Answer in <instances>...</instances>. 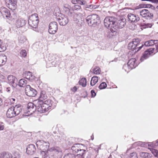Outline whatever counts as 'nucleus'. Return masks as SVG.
Masks as SVG:
<instances>
[{
    "mask_svg": "<svg viewBox=\"0 0 158 158\" xmlns=\"http://www.w3.org/2000/svg\"><path fill=\"white\" fill-rule=\"evenodd\" d=\"M99 148H98L97 149H95V151L97 152V153L98 154V150Z\"/></svg>",
    "mask_w": 158,
    "mask_h": 158,
    "instance_id": "0e129e2a",
    "label": "nucleus"
},
{
    "mask_svg": "<svg viewBox=\"0 0 158 158\" xmlns=\"http://www.w3.org/2000/svg\"><path fill=\"white\" fill-rule=\"evenodd\" d=\"M57 19L60 25L65 26L69 22L68 18L64 15L59 16V17L57 18Z\"/></svg>",
    "mask_w": 158,
    "mask_h": 158,
    "instance_id": "4468645a",
    "label": "nucleus"
},
{
    "mask_svg": "<svg viewBox=\"0 0 158 158\" xmlns=\"http://www.w3.org/2000/svg\"><path fill=\"white\" fill-rule=\"evenodd\" d=\"M4 128V126L3 125L0 124V131L3 130Z\"/></svg>",
    "mask_w": 158,
    "mask_h": 158,
    "instance_id": "bf43d9fd",
    "label": "nucleus"
},
{
    "mask_svg": "<svg viewBox=\"0 0 158 158\" xmlns=\"http://www.w3.org/2000/svg\"><path fill=\"white\" fill-rule=\"evenodd\" d=\"M74 155L71 153L68 154L64 157V158H74Z\"/></svg>",
    "mask_w": 158,
    "mask_h": 158,
    "instance_id": "c03bdc74",
    "label": "nucleus"
},
{
    "mask_svg": "<svg viewBox=\"0 0 158 158\" xmlns=\"http://www.w3.org/2000/svg\"><path fill=\"white\" fill-rule=\"evenodd\" d=\"M36 150L35 146L33 144H30L27 148L26 152L28 154L32 155L35 153Z\"/></svg>",
    "mask_w": 158,
    "mask_h": 158,
    "instance_id": "dca6fc26",
    "label": "nucleus"
},
{
    "mask_svg": "<svg viewBox=\"0 0 158 158\" xmlns=\"http://www.w3.org/2000/svg\"><path fill=\"white\" fill-rule=\"evenodd\" d=\"M85 150L83 149H81L80 148V150H79L78 151V153L77 155H81V156H83V155L84 154L85 152Z\"/></svg>",
    "mask_w": 158,
    "mask_h": 158,
    "instance_id": "79ce46f5",
    "label": "nucleus"
},
{
    "mask_svg": "<svg viewBox=\"0 0 158 158\" xmlns=\"http://www.w3.org/2000/svg\"><path fill=\"white\" fill-rule=\"evenodd\" d=\"M15 111L16 115H19L22 111V107L19 105H16L15 107H12Z\"/></svg>",
    "mask_w": 158,
    "mask_h": 158,
    "instance_id": "b1692460",
    "label": "nucleus"
},
{
    "mask_svg": "<svg viewBox=\"0 0 158 158\" xmlns=\"http://www.w3.org/2000/svg\"><path fill=\"white\" fill-rule=\"evenodd\" d=\"M6 49V47L2 45V42L0 40V52L4 51Z\"/></svg>",
    "mask_w": 158,
    "mask_h": 158,
    "instance_id": "ea45409f",
    "label": "nucleus"
},
{
    "mask_svg": "<svg viewBox=\"0 0 158 158\" xmlns=\"http://www.w3.org/2000/svg\"><path fill=\"white\" fill-rule=\"evenodd\" d=\"M5 78V77L4 76L2 75L1 73H0V80H1V79H4Z\"/></svg>",
    "mask_w": 158,
    "mask_h": 158,
    "instance_id": "052dcab7",
    "label": "nucleus"
},
{
    "mask_svg": "<svg viewBox=\"0 0 158 158\" xmlns=\"http://www.w3.org/2000/svg\"><path fill=\"white\" fill-rule=\"evenodd\" d=\"M105 26L107 28H109V36L115 35L117 33V28H122L126 24V20L125 18H122L120 19L117 20L114 17H106L104 20Z\"/></svg>",
    "mask_w": 158,
    "mask_h": 158,
    "instance_id": "f257e3e1",
    "label": "nucleus"
},
{
    "mask_svg": "<svg viewBox=\"0 0 158 158\" xmlns=\"http://www.w3.org/2000/svg\"><path fill=\"white\" fill-rule=\"evenodd\" d=\"M78 3L81 5H85L86 4V2L84 0H79Z\"/></svg>",
    "mask_w": 158,
    "mask_h": 158,
    "instance_id": "3c124183",
    "label": "nucleus"
},
{
    "mask_svg": "<svg viewBox=\"0 0 158 158\" xmlns=\"http://www.w3.org/2000/svg\"><path fill=\"white\" fill-rule=\"evenodd\" d=\"M2 100L1 98H0V106L2 105Z\"/></svg>",
    "mask_w": 158,
    "mask_h": 158,
    "instance_id": "338daca9",
    "label": "nucleus"
},
{
    "mask_svg": "<svg viewBox=\"0 0 158 158\" xmlns=\"http://www.w3.org/2000/svg\"><path fill=\"white\" fill-rule=\"evenodd\" d=\"M81 6L77 4L74 5L73 7V10H81Z\"/></svg>",
    "mask_w": 158,
    "mask_h": 158,
    "instance_id": "37998d69",
    "label": "nucleus"
},
{
    "mask_svg": "<svg viewBox=\"0 0 158 158\" xmlns=\"http://www.w3.org/2000/svg\"><path fill=\"white\" fill-rule=\"evenodd\" d=\"M92 10H94L96 8H97V6L95 5H92Z\"/></svg>",
    "mask_w": 158,
    "mask_h": 158,
    "instance_id": "680f3d73",
    "label": "nucleus"
},
{
    "mask_svg": "<svg viewBox=\"0 0 158 158\" xmlns=\"http://www.w3.org/2000/svg\"><path fill=\"white\" fill-rule=\"evenodd\" d=\"M153 25V24L152 23H144L143 24L142 26L144 28H151L152 27V26Z\"/></svg>",
    "mask_w": 158,
    "mask_h": 158,
    "instance_id": "4c0bfd02",
    "label": "nucleus"
},
{
    "mask_svg": "<svg viewBox=\"0 0 158 158\" xmlns=\"http://www.w3.org/2000/svg\"><path fill=\"white\" fill-rule=\"evenodd\" d=\"M143 47V44L141 45V44H139L138 39H134L132 41L128 44V48L129 49L135 50L134 52H135L139 51Z\"/></svg>",
    "mask_w": 158,
    "mask_h": 158,
    "instance_id": "20e7f679",
    "label": "nucleus"
},
{
    "mask_svg": "<svg viewBox=\"0 0 158 158\" xmlns=\"http://www.w3.org/2000/svg\"><path fill=\"white\" fill-rule=\"evenodd\" d=\"M48 32L50 34H55L58 30L57 24L56 22H53L50 23L49 25Z\"/></svg>",
    "mask_w": 158,
    "mask_h": 158,
    "instance_id": "9d476101",
    "label": "nucleus"
},
{
    "mask_svg": "<svg viewBox=\"0 0 158 158\" xmlns=\"http://www.w3.org/2000/svg\"><path fill=\"white\" fill-rule=\"evenodd\" d=\"M35 107L34 104L31 102H29L28 103L27 112V115H29L35 112L36 110V108Z\"/></svg>",
    "mask_w": 158,
    "mask_h": 158,
    "instance_id": "2eb2a0df",
    "label": "nucleus"
},
{
    "mask_svg": "<svg viewBox=\"0 0 158 158\" xmlns=\"http://www.w3.org/2000/svg\"><path fill=\"white\" fill-rule=\"evenodd\" d=\"M79 84L83 87H85L86 85V80L85 78H81L79 81Z\"/></svg>",
    "mask_w": 158,
    "mask_h": 158,
    "instance_id": "2f4dec72",
    "label": "nucleus"
},
{
    "mask_svg": "<svg viewBox=\"0 0 158 158\" xmlns=\"http://www.w3.org/2000/svg\"><path fill=\"white\" fill-rule=\"evenodd\" d=\"M140 156L141 157L143 158L148 157L149 154L146 152H141L140 153Z\"/></svg>",
    "mask_w": 158,
    "mask_h": 158,
    "instance_id": "a19ab883",
    "label": "nucleus"
},
{
    "mask_svg": "<svg viewBox=\"0 0 158 158\" xmlns=\"http://www.w3.org/2000/svg\"><path fill=\"white\" fill-rule=\"evenodd\" d=\"M47 103L50 102V103H45L42 105L41 103H39L38 104V106H37L38 108V111L40 113L45 112L48 111L49 109H51L50 107L52 105L53 102L50 100H48L45 101V102Z\"/></svg>",
    "mask_w": 158,
    "mask_h": 158,
    "instance_id": "7ed1b4c3",
    "label": "nucleus"
},
{
    "mask_svg": "<svg viewBox=\"0 0 158 158\" xmlns=\"http://www.w3.org/2000/svg\"><path fill=\"white\" fill-rule=\"evenodd\" d=\"M158 43V40H150L147 41L143 43V46L144 45L146 47L150 46L153 45L155 44H157Z\"/></svg>",
    "mask_w": 158,
    "mask_h": 158,
    "instance_id": "4be33fe9",
    "label": "nucleus"
},
{
    "mask_svg": "<svg viewBox=\"0 0 158 158\" xmlns=\"http://www.w3.org/2000/svg\"><path fill=\"white\" fill-rule=\"evenodd\" d=\"M0 11L4 18H10V14L9 10L7 8L2 7L0 8Z\"/></svg>",
    "mask_w": 158,
    "mask_h": 158,
    "instance_id": "f3484780",
    "label": "nucleus"
},
{
    "mask_svg": "<svg viewBox=\"0 0 158 158\" xmlns=\"http://www.w3.org/2000/svg\"><path fill=\"white\" fill-rule=\"evenodd\" d=\"M7 60L6 56L4 54L0 55V66L5 64Z\"/></svg>",
    "mask_w": 158,
    "mask_h": 158,
    "instance_id": "393cba45",
    "label": "nucleus"
},
{
    "mask_svg": "<svg viewBox=\"0 0 158 158\" xmlns=\"http://www.w3.org/2000/svg\"><path fill=\"white\" fill-rule=\"evenodd\" d=\"M13 109V108L12 107L8 109L6 113L7 117L11 118L16 116Z\"/></svg>",
    "mask_w": 158,
    "mask_h": 158,
    "instance_id": "412c9836",
    "label": "nucleus"
},
{
    "mask_svg": "<svg viewBox=\"0 0 158 158\" xmlns=\"http://www.w3.org/2000/svg\"><path fill=\"white\" fill-rule=\"evenodd\" d=\"M140 15L143 18L146 19H152L153 17L152 13L147 9H143L140 12Z\"/></svg>",
    "mask_w": 158,
    "mask_h": 158,
    "instance_id": "1a4fd4ad",
    "label": "nucleus"
},
{
    "mask_svg": "<svg viewBox=\"0 0 158 158\" xmlns=\"http://www.w3.org/2000/svg\"><path fill=\"white\" fill-rule=\"evenodd\" d=\"M154 48H150L145 51L140 59L141 62L146 59L154 52Z\"/></svg>",
    "mask_w": 158,
    "mask_h": 158,
    "instance_id": "ddd939ff",
    "label": "nucleus"
},
{
    "mask_svg": "<svg viewBox=\"0 0 158 158\" xmlns=\"http://www.w3.org/2000/svg\"><path fill=\"white\" fill-rule=\"evenodd\" d=\"M47 150V151H42L41 152V154L44 157V158H50L49 156L50 155L49 152H50V154L52 155L51 154V152L49 151V149H48V150Z\"/></svg>",
    "mask_w": 158,
    "mask_h": 158,
    "instance_id": "bb28decb",
    "label": "nucleus"
},
{
    "mask_svg": "<svg viewBox=\"0 0 158 158\" xmlns=\"http://www.w3.org/2000/svg\"><path fill=\"white\" fill-rule=\"evenodd\" d=\"M12 156L11 154L3 153L1 154L0 158H12Z\"/></svg>",
    "mask_w": 158,
    "mask_h": 158,
    "instance_id": "473e14b6",
    "label": "nucleus"
},
{
    "mask_svg": "<svg viewBox=\"0 0 158 158\" xmlns=\"http://www.w3.org/2000/svg\"><path fill=\"white\" fill-rule=\"evenodd\" d=\"M86 22L89 26L95 27L98 25L100 22V18L96 14L89 15L87 17Z\"/></svg>",
    "mask_w": 158,
    "mask_h": 158,
    "instance_id": "f03ea898",
    "label": "nucleus"
},
{
    "mask_svg": "<svg viewBox=\"0 0 158 158\" xmlns=\"http://www.w3.org/2000/svg\"><path fill=\"white\" fill-rule=\"evenodd\" d=\"M27 83V81L23 79H20L18 82V85L20 87H24Z\"/></svg>",
    "mask_w": 158,
    "mask_h": 158,
    "instance_id": "7c9ffc66",
    "label": "nucleus"
},
{
    "mask_svg": "<svg viewBox=\"0 0 158 158\" xmlns=\"http://www.w3.org/2000/svg\"><path fill=\"white\" fill-rule=\"evenodd\" d=\"M25 76L26 79L28 80H32L34 79V76L32 75V73L29 71L26 72Z\"/></svg>",
    "mask_w": 158,
    "mask_h": 158,
    "instance_id": "cd10ccee",
    "label": "nucleus"
},
{
    "mask_svg": "<svg viewBox=\"0 0 158 158\" xmlns=\"http://www.w3.org/2000/svg\"><path fill=\"white\" fill-rule=\"evenodd\" d=\"M36 145L40 150L44 151L48 150L49 147V144L48 142H45L43 140H39L37 141Z\"/></svg>",
    "mask_w": 158,
    "mask_h": 158,
    "instance_id": "0eeeda50",
    "label": "nucleus"
},
{
    "mask_svg": "<svg viewBox=\"0 0 158 158\" xmlns=\"http://www.w3.org/2000/svg\"><path fill=\"white\" fill-rule=\"evenodd\" d=\"M98 78L97 76L93 77L90 81V85L91 86L94 85L98 81Z\"/></svg>",
    "mask_w": 158,
    "mask_h": 158,
    "instance_id": "c756f323",
    "label": "nucleus"
},
{
    "mask_svg": "<svg viewBox=\"0 0 158 158\" xmlns=\"http://www.w3.org/2000/svg\"><path fill=\"white\" fill-rule=\"evenodd\" d=\"M49 151L53 158H61L62 156V150L60 148L55 147L49 149Z\"/></svg>",
    "mask_w": 158,
    "mask_h": 158,
    "instance_id": "423d86ee",
    "label": "nucleus"
},
{
    "mask_svg": "<svg viewBox=\"0 0 158 158\" xmlns=\"http://www.w3.org/2000/svg\"><path fill=\"white\" fill-rule=\"evenodd\" d=\"M20 54L23 57H25L27 54L25 50H22L20 52Z\"/></svg>",
    "mask_w": 158,
    "mask_h": 158,
    "instance_id": "09e8293b",
    "label": "nucleus"
},
{
    "mask_svg": "<svg viewBox=\"0 0 158 158\" xmlns=\"http://www.w3.org/2000/svg\"><path fill=\"white\" fill-rule=\"evenodd\" d=\"M156 52H158V45H156Z\"/></svg>",
    "mask_w": 158,
    "mask_h": 158,
    "instance_id": "69168bd1",
    "label": "nucleus"
},
{
    "mask_svg": "<svg viewBox=\"0 0 158 158\" xmlns=\"http://www.w3.org/2000/svg\"><path fill=\"white\" fill-rule=\"evenodd\" d=\"M135 58H132L130 59L127 63V65H124L123 67V68L126 71H127L125 68L127 66L128 69L130 68V69L135 68L137 66V64L135 63Z\"/></svg>",
    "mask_w": 158,
    "mask_h": 158,
    "instance_id": "f8f14e48",
    "label": "nucleus"
},
{
    "mask_svg": "<svg viewBox=\"0 0 158 158\" xmlns=\"http://www.w3.org/2000/svg\"><path fill=\"white\" fill-rule=\"evenodd\" d=\"M107 86L106 83L105 82H103L99 86V88L100 89H105Z\"/></svg>",
    "mask_w": 158,
    "mask_h": 158,
    "instance_id": "58836bf2",
    "label": "nucleus"
},
{
    "mask_svg": "<svg viewBox=\"0 0 158 158\" xmlns=\"http://www.w3.org/2000/svg\"><path fill=\"white\" fill-rule=\"evenodd\" d=\"M26 21L22 18H19L16 21L15 25L18 28L23 27L26 24Z\"/></svg>",
    "mask_w": 158,
    "mask_h": 158,
    "instance_id": "6ab92c4d",
    "label": "nucleus"
},
{
    "mask_svg": "<svg viewBox=\"0 0 158 158\" xmlns=\"http://www.w3.org/2000/svg\"><path fill=\"white\" fill-rule=\"evenodd\" d=\"M136 27L135 25L133 23L130 24L129 26V28L132 30H135Z\"/></svg>",
    "mask_w": 158,
    "mask_h": 158,
    "instance_id": "49530a36",
    "label": "nucleus"
},
{
    "mask_svg": "<svg viewBox=\"0 0 158 158\" xmlns=\"http://www.w3.org/2000/svg\"><path fill=\"white\" fill-rule=\"evenodd\" d=\"M71 90L72 91H73L74 92H75L77 90V87L76 86H74L73 88H71Z\"/></svg>",
    "mask_w": 158,
    "mask_h": 158,
    "instance_id": "4d7b16f0",
    "label": "nucleus"
},
{
    "mask_svg": "<svg viewBox=\"0 0 158 158\" xmlns=\"http://www.w3.org/2000/svg\"><path fill=\"white\" fill-rule=\"evenodd\" d=\"M70 6L67 4H65L64 6L63 10L68 15H69L70 12Z\"/></svg>",
    "mask_w": 158,
    "mask_h": 158,
    "instance_id": "72a5a7b5",
    "label": "nucleus"
},
{
    "mask_svg": "<svg viewBox=\"0 0 158 158\" xmlns=\"http://www.w3.org/2000/svg\"><path fill=\"white\" fill-rule=\"evenodd\" d=\"M39 22V19L37 14L35 13L29 16L28 23L31 27L36 28L37 27Z\"/></svg>",
    "mask_w": 158,
    "mask_h": 158,
    "instance_id": "39448f33",
    "label": "nucleus"
},
{
    "mask_svg": "<svg viewBox=\"0 0 158 158\" xmlns=\"http://www.w3.org/2000/svg\"><path fill=\"white\" fill-rule=\"evenodd\" d=\"M47 98L48 95L46 92L44 91H41L39 97L40 100L38 101V103H43V101L47 99Z\"/></svg>",
    "mask_w": 158,
    "mask_h": 158,
    "instance_id": "aec40b11",
    "label": "nucleus"
},
{
    "mask_svg": "<svg viewBox=\"0 0 158 158\" xmlns=\"http://www.w3.org/2000/svg\"><path fill=\"white\" fill-rule=\"evenodd\" d=\"M94 73L95 74H99L101 72V70L99 67H96L93 69Z\"/></svg>",
    "mask_w": 158,
    "mask_h": 158,
    "instance_id": "c9c22d12",
    "label": "nucleus"
},
{
    "mask_svg": "<svg viewBox=\"0 0 158 158\" xmlns=\"http://www.w3.org/2000/svg\"><path fill=\"white\" fill-rule=\"evenodd\" d=\"M81 14L80 13L75 14L74 16V21L76 23H78L81 20Z\"/></svg>",
    "mask_w": 158,
    "mask_h": 158,
    "instance_id": "c85d7f7f",
    "label": "nucleus"
},
{
    "mask_svg": "<svg viewBox=\"0 0 158 158\" xmlns=\"http://www.w3.org/2000/svg\"><path fill=\"white\" fill-rule=\"evenodd\" d=\"M14 88H14V87H13L12 86H11L10 87H6L5 89V90L7 92L10 93L13 92L14 89Z\"/></svg>",
    "mask_w": 158,
    "mask_h": 158,
    "instance_id": "e433bc0d",
    "label": "nucleus"
},
{
    "mask_svg": "<svg viewBox=\"0 0 158 158\" xmlns=\"http://www.w3.org/2000/svg\"><path fill=\"white\" fill-rule=\"evenodd\" d=\"M2 90V87L1 85H0V92Z\"/></svg>",
    "mask_w": 158,
    "mask_h": 158,
    "instance_id": "774afa93",
    "label": "nucleus"
},
{
    "mask_svg": "<svg viewBox=\"0 0 158 158\" xmlns=\"http://www.w3.org/2000/svg\"><path fill=\"white\" fill-rule=\"evenodd\" d=\"M81 145L80 143L75 144L72 146L71 149L73 152L78 153L79 150H80V147Z\"/></svg>",
    "mask_w": 158,
    "mask_h": 158,
    "instance_id": "a878e982",
    "label": "nucleus"
},
{
    "mask_svg": "<svg viewBox=\"0 0 158 158\" xmlns=\"http://www.w3.org/2000/svg\"><path fill=\"white\" fill-rule=\"evenodd\" d=\"M128 19L131 22H136L139 20V18L138 15L130 13L127 16Z\"/></svg>",
    "mask_w": 158,
    "mask_h": 158,
    "instance_id": "a211bd4d",
    "label": "nucleus"
},
{
    "mask_svg": "<svg viewBox=\"0 0 158 158\" xmlns=\"http://www.w3.org/2000/svg\"><path fill=\"white\" fill-rule=\"evenodd\" d=\"M8 7L11 10H15L16 7V0H9Z\"/></svg>",
    "mask_w": 158,
    "mask_h": 158,
    "instance_id": "5701e85b",
    "label": "nucleus"
},
{
    "mask_svg": "<svg viewBox=\"0 0 158 158\" xmlns=\"http://www.w3.org/2000/svg\"><path fill=\"white\" fill-rule=\"evenodd\" d=\"M142 1H149L151 2H152L157 3H158V0H141Z\"/></svg>",
    "mask_w": 158,
    "mask_h": 158,
    "instance_id": "603ef678",
    "label": "nucleus"
},
{
    "mask_svg": "<svg viewBox=\"0 0 158 158\" xmlns=\"http://www.w3.org/2000/svg\"><path fill=\"white\" fill-rule=\"evenodd\" d=\"M134 144L138 146H140L141 147L144 146V143L141 141L135 142L134 143Z\"/></svg>",
    "mask_w": 158,
    "mask_h": 158,
    "instance_id": "de8ad7c7",
    "label": "nucleus"
},
{
    "mask_svg": "<svg viewBox=\"0 0 158 158\" xmlns=\"http://www.w3.org/2000/svg\"><path fill=\"white\" fill-rule=\"evenodd\" d=\"M155 146H158V139L156 140V142L155 144Z\"/></svg>",
    "mask_w": 158,
    "mask_h": 158,
    "instance_id": "e2e57ef3",
    "label": "nucleus"
},
{
    "mask_svg": "<svg viewBox=\"0 0 158 158\" xmlns=\"http://www.w3.org/2000/svg\"><path fill=\"white\" fill-rule=\"evenodd\" d=\"M151 151L152 153L155 156H156L158 154V151L152 148Z\"/></svg>",
    "mask_w": 158,
    "mask_h": 158,
    "instance_id": "a18cd8bd",
    "label": "nucleus"
},
{
    "mask_svg": "<svg viewBox=\"0 0 158 158\" xmlns=\"http://www.w3.org/2000/svg\"><path fill=\"white\" fill-rule=\"evenodd\" d=\"M10 99L12 103H14L15 101V98H11Z\"/></svg>",
    "mask_w": 158,
    "mask_h": 158,
    "instance_id": "13d9d810",
    "label": "nucleus"
},
{
    "mask_svg": "<svg viewBox=\"0 0 158 158\" xmlns=\"http://www.w3.org/2000/svg\"><path fill=\"white\" fill-rule=\"evenodd\" d=\"M8 83L12 85L14 88L16 87L18 85V80L15 76L9 75L7 77Z\"/></svg>",
    "mask_w": 158,
    "mask_h": 158,
    "instance_id": "9b49d317",
    "label": "nucleus"
},
{
    "mask_svg": "<svg viewBox=\"0 0 158 158\" xmlns=\"http://www.w3.org/2000/svg\"><path fill=\"white\" fill-rule=\"evenodd\" d=\"M92 5H87L86 6V8H88L90 10H92Z\"/></svg>",
    "mask_w": 158,
    "mask_h": 158,
    "instance_id": "5fc2aeb1",
    "label": "nucleus"
},
{
    "mask_svg": "<svg viewBox=\"0 0 158 158\" xmlns=\"http://www.w3.org/2000/svg\"><path fill=\"white\" fill-rule=\"evenodd\" d=\"M74 158H84V156H81V155H77L75 156Z\"/></svg>",
    "mask_w": 158,
    "mask_h": 158,
    "instance_id": "6e6d98bb",
    "label": "nucleus"
},
{
    "mask_svg": "<svg viewBox=\"0 0 158 158\" xmlns=\"http://www.w3.org/2000/svg\"><path fill=\"white\" fill-rule=\"evenodd\" d=\"M140 6L144 8H149L152 9L154 8V6L150 4H141Z\"/></svg>",
    "mask_w": 158,
    "mask_h": 158,
    "instance_id": "f704fd0d",
    "label": "nucleus"
},
{
    "mask_svg": "<svg viewBox=\"0 0 158 158\" xmlns=\"http://www.w3.org/2000/svg\"><path fill=\"white\" fill-rule=\"evenodd\" d=\"M91 93L92 97H94L96 96V94L94 90H92L91 91Z\"/></svg>",
    "mask_w": 158,
    "mask_h": 158,
    "instance_id": "864d4df0",
    "label": "nucleus"
},
{
    "mask_svg": "<svg viewBox=\"0 0 158 158\" xmlns=\"http://www.w3.org/2000/svg\"><path fill=\"white\" fill-rule=\"evenodd\" d=\"M130 158H138L136 153L135 152H133L131 153Z\"/></svg>",
    "mask_w": 158,
    "mask_h": 158,
    "instance_id": "8fccbe9b",
    "label": "nucleus"
},
{
    "mask_svg": "<svg viewBox=\"0 0 158 158\" xmlns=\"http://www.w3.org/2000/svg\"><path fill=\"white\" fill-rule=\"evenodd\" d=\"M25 93L28 96L30 97H35L37 94L36 90L29 85H27L25 88Z\"/></svg>",
    "mask_w": 158,
    "mask_h": 158,
    "instance_id": "6e6552de",
    "label": "nucleus"
}]
</instances>
